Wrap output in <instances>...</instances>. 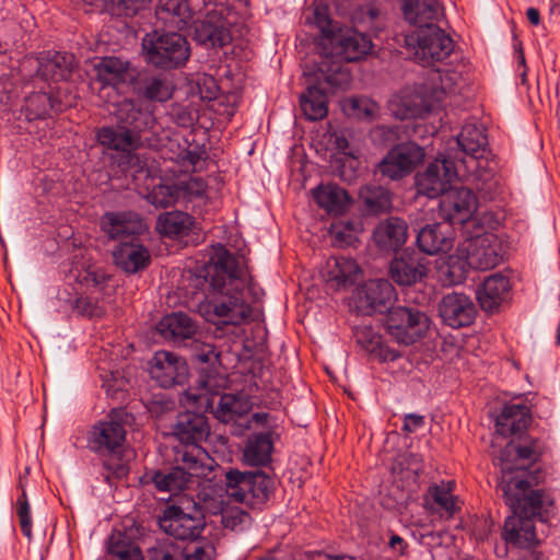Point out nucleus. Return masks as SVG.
Returning a JSON list of instances; mask_svg holds the SVG:
<instances>
[{
    "instance_id": "31",
    "label": "nucleus",
    "mask_w": 560,
    "mask_h": 560,
    "mask_svg": "<svg viewBox=\"0 0 560 560\" xmlns=\"http://www.w3.org/2000/svg\"><path fill=\"white\" fill-rule=\"evenodd\" d=\"M312 194L318 207L328 214H342L351 203L347 190L335 184L320 185L313 189Z\"/></svg>"
},
{
    "instance_id": "58",
    "label": "nucleus",
    "mask_w": 560,
    "mask_h": 560,
    "mask_svg": "<svg viewBox=\"0 0 560 560\" xmlns=\"http://www.w3.org/2000/svg\"><path fill=\"white\" fill-rule=\"evenodd\" d=\"M213 382L214 378L210 375L206 377H201L199 380V393H196L192 388H189L186 392V397L188 400L197 404L199 408L208 407L210 402L209 394L213 393Z\"/></svg>"
},
{
    "instance_id": "62",
    "label": "nucleus",
    "mask_w": 560,
    "mask_h": 560,
    "mask_svg": "<svg viewBox=\"0 0 560 560\" xmlns=\"http://www.w3.org/2000/svg\"><path fill=\"white\" fill-rule=\"evenodd\" d=\"M214 548L209 541H191L183 549V557L198 560H212Z\"/></svg>"
},
{
    "instance_id": "9",
    "label": "nucleus",
    "mask_w": 560,
    "mask_h": 560,
    "mask_svg": "<svg viewBox=\"0 0 560 560\" xmlns=\"http://www.w3.org/2000/svg\"><path fill=\"white\" fill-rule=\"evenodd\" d=\"M124 409L113 410L108 417L96 422L89 433V446L102 454H118L126 440Z\"/></svg>"
},
{
    "instance_id": "33",
    "label": "nucleus",
    "mask_w": 560,
    "mask_h": 560,
    "mask_svg": "<svg viewBox=\"0 0 560 560\" xmlns=\"http://www.w3.org/2000/svg\"><path fill=\"white\" fill-rule=\"evenodd\" d=\"M97 140L102 145L120 151L122 154L127 151H136L141 144V136L119 125H117V128H101L97 132Z\"/></svg>"
},
{
    "instance_id": "29",
    "label": "nucleus",
    "mask_w": 560,
    "mask_h": 560,
    "mask_svg": "<svg viewBox=\"0 0 560 560\" xmlns=\"http://www.w3.org/2000/svg\"><path fill=\"white\" fill-rule=\"evenodd\" d=\"M408 225L405 220L390 217L378 223L373 237L376 245L384 250H397L407 241Z\"/></svg>"
},
{
    "instance_id": "32",
    "label": "nucleus",
    "mask_w": 560,
    "mask_h": 560,
    "mask_svg": "<svg viewBox=\"0 0 560 560\" xmlns=\"http://www.w3.org/2000/svg\"><path fill=\"white\" fill-rule=\"evenodd\" d=\"M74 57L67 52H48L38 61L37 73L44 80H67L73 69Z\"/></svg>"
},
{
    "instance_id": "60",
    "label": "nucleus",
    "mask_w": 560,
    "mask_h": 560,
    "mask_svg": "<svg viewBox=\"0 0 560 560\" xmlns=\"http://www.w3.org/2000/svg\"><path fill=\"white\" fill-rule=\"evenodd\" d=\"M354 336L357 342L366 351L371 353L376 352L381 337L376 335L371 327L366 325L358 326L354 330Z\"/></svg>"
},
{
    "instance_id": "4",
    "label": "nucleus",
    "mask_w": 560,
    "mask_h": 560,
    "mask_svg": "<svg viewBox=\"0 0 560 560\" xmlns=\"http://www.w3.org/2000/svg\"><path fill=\"white\" fill-rule=\"evenodd\" d=\"M226 497L246 506L265 504L275 490V481L264 471H241L230 468L224 474Z\"/></svg>"
},
{
    "instance_id": "27",
    "label": "nucleus",
    "mask_w": 560,
    "mask_h": 560,
    "mask_svg": "<svg viewBox=\"0 0 560 560\" xmlns=\"http://www.w3.org/2000/svg\"><path fill=\"white\" fill-rule=\"evenodd\" d=\"M117 125L128 130L140 133L151 128L155 121L151 112L139 107L131 100H124L120 102L115 112Z\"/></svg>"
},
{
    "instance_id": "8",
    "label": "nucleus",
    "mask_w": 560,
    "mask_h": 560,
    "mask_svg": "<svg viewBox=\"0 0 560 560\" xmlns=\"http://www.w3.org/2000/svg\"><path fill=\"white\" fill-rule=\"evenodd\" d=\"M234 23L233 12L224 4H215L203 19L194 25L195 40L206 48H221L231 43L230 27Z\"/></svg>"
},
{
    "instance_id": "25",
    "label": "nucleus",
    "mask_w": 560,
    "mask_h": 560,
    "mask_svg": "<svg viewBox=\"0 0 560 560\" xmlns=\"http://www.w3.org/2000/svg\"><path fill=\"white\" fill-rule=\"evenodd\" d=\"M511 283L502 273H494L485 279L477 289L476 296L482 310L493 312L509 296Z\"/></svg>"
},
{
    "instance_id": "57",
    "label": "nucleus",
    "mask_w": 560,
    "mask_h": 560,
    "mask_svg": "<svg viewBox=\"0 0 560 560\" xmlns=\"http://www.w3.org/2000/svg\"><path fill=\"white\" fill-rule=\"evenodd\" d=\"M22 488V493L16 500L15 510L21 530L25 537L32 538V515L31 505L27 500L26 491Z\"/></svg>"
},
{
    "instance_id": "44",
    "label": "nucleus",
    "mask_w": 560,
    "mask_h": 560,
    "mask_svg": "<svg viewBox=\"0 0 560 560\" xmlns=\"http://www.w3.org/2000/svg\"><path fill=\"white\" fill-rule=\"evenodd\" d=\"M108 553L117 560H143L140 547L126 534L115 532L109 537Z\"/></svg>"
},
{
    "instance_id": "43",
    "label": "nucleus",
    "mask_w": 560,
    "mask_h": 560,
    "mask_svg": "<svg viewBox=\"0 0 560 560\" xmlns=\"http://www.w3.org/2000/svg\"><path fill=\"white\" fill-rule=\"evenodd\" d=\"M173 92L174 85L166 75H150L142 80L141 94L149 101L166 102L173 96Z\"/></svg>"
},
{
    "instance_id": "63",
    "label": "nucleus",
    "mask_w": 560,
    "mask_h": 560,
    "mask_svg": "<svg viewBox=\"0 0 560 560\" xmlns=\"http://www.w3.org/2000/svg\"><path fill=\"white\" fill-rule=\"evenodd\" d=\"M74 308L88 316H101L103 314V308L94 301L89 298L80 296L74 302Z\"/></svg>"
},
{
    "instance_id": "24",
    "label": "nucleus",
    "mask_w": 560,
    "mask_h": 560,
    "mask_svg": "<svg viewBox=\"0 0 560 560\" xmlns=\"http://www.w3.org/2000/svg\"><path fill=\"white\" fill-rule=\"evenodd\" d=\"M158 23L170 31L184 30L192 19L187 0H159L155 7Z\"/></svg>"
},
{
    "instance_id": "5",
    "label": "nucleus",
    "mask_w": 560,
    "mask_h": 560,
    "mask_svg": "<svg viewBox=\"0 0 560 560\" xmlns=\"http://www.w3.org/2000/svg\"><path fill=\"white\" fill-rule=\"evenodd\" d=\"M142 49L148 62L167 70L183 67L190 56L187 39L175 31L155 30L147 34L142 39Z\"/></svg>"
},
{
    "instance_id": "21",
    "label": "nucleus",
    "mask_w": 560,
    "mask_h": 560,
    "mask_svg": "<svg viewBox=\"0 0 560 560\" xmlns=\"http://www.w3.org/2000/svg\"><path fill=\"white\" fill-rule=\"evenodd\" d=\"M113 258L116 266L127 273L143 270L151 261L148 248L135 238L120 242L113 252Z\"/></svg>"
},
{
    "instance_id": "36",
    "label": "nucleus",
    "mask_w": 560,
    "mask_h": 560,
    "mask_svg": "<svg viewBox=\"0 0 560 560\" xmlns=\"http://www.w3.org/2000/svg\"><path fill=\"white\" fill-rule=\"evenodd\" d=\"M128 66L129 63L120 58L104 57L94 66L96 79L103 84V88H116L131 78Z\"/></svg>"
},
{
    "instance_id": "39",
    "label": "nucleus",
    "mask_w": 560,
    "mask_h": 560,
    "mask_svg": "<svg viewBox=\"0 0 560 560\" xmlns=\"http://www.w3.org/2000/svg\"><path fill=\"white\" fill-rule=\"evenodd\" d=\"M195 225L191 215L182 211H171L158 219V230L168 237H182L189 234Z\"/></svg>"
},
{
    "instance_id": "12",
    "label": "nucleus",
    "mask_w": 560,
    "mask_h": 560,
    "mask_svg": "<svg viewBox=\"0 0 560 560\" xmlns=\"http://www.w3.org/2000/svg\"><path fill=\"white\" fill-rule=\"evenodd\" d=\"M458 173V166L451 156L436 159L422 174L417 175L418 192L429 198L445 195Z\"/></svg>"
},
{
    "instance_id": "23",
    "label": "nucleus",
    "mask_w": 560,
    "mask_h": 560,
    "mask_svg": "<svg viewBox=\"0 0 560 560\" xmlns=\"http://www.w3.org/2000/svg\"><path fill=\"white\" fill-rule=\"evenodd\" d=\"M453 231L448 223L428 224L420 230L417 244L421 252L435 255L453 247Z\"/></svg>"
},
{
    "instance_id": "28",
    "label": "nucleus",
    "mask_w": 560,
    "mask_h": 560,
    "mask_svg": "<svg viewBox=\"0 0 560 560\" xmlns=\"http://www.w3.org/2000/svg\"><path fill=\"white\" fill-rule=\"evenodd\" d=\"M361 275L355 260L348 257H331L326 261L324 277L336 289L353 285Z\"/></svg>"
},
{
    "instance_id": "13",
    "label": "nucleus",
    "mask_w": 560,
    "mask_h": 560,
    "mask_svg": "<svg viewBox=\"0 0 560 560\" xmlns=\"http://www.w3.org/2000/svg\"><path fill=\"white\" fill-rule=\"evenodd\" d=\"M423 158L424 151L417 143H400L384 156L378 164V171L389 179H400L409 175Z\"/></svg>"
},
{
    "instance_id": "18",
    "label": "nucleus",
    "mask_w": 560,
    "mask_h": 560,
    "mask_svg": "<svg viewBox=\"0 0 560 560\" xmlns=\"http://www.w3.org/2000/svg\"><path fill=\"white\" fill-rule=\"evenodd\" d=\"M102 231L110 240H119L140 235L145 230L142 219L133 212H107L101 218Z\"/></svg>"
},
{
    "instance_id": "1",
    "label": "nucleus",
    "mask_w": 560,
    "mask_h": 560,
    "mask_svg": "<svg viewBox=\"0 0 560 560\" xmlns=\"http://www.w3.org/2000/svg\"><path fill=\"white\" fill-rule=\"evenodd\" d=\"M205 280L208 288L198 304V313L207 322L238 326L249 319L252 308L243 294L248 275L240 257L218 245L213 248Z\"/></svg>"
},
{
    "instance_id": "6",
    "label": "nucleus",
    "mask_w": 560,
    "mask_h": 560,
    "mask_svg": "<svg viewBox=\"0 0 560 560\" xmlns=\"http://www.w3.org/2000/svg\"><path fill=\"white\" fill-rule=\"evenodd\" d=\"M405 45L423 66L446 59L454 49L453 39L434 23H425L407 34Z\"/></svg>"
},
{
    "instance_id": "64",
    "label": "nucleus",
    "mask_w": 560,
    "mask_h": 560,
    "mask_svg": "<svg viewBox=\"0 0 560 560\" xmlns=\"http://www.w3.org/2000/svg\"><path fill=\"white\" fill-rule=\"evenodd\" d=\"M219 352L211 343H200L196 346L195 357L203 363L213 364L219 361Z\"/></svg>"
},
{
    "instance_id": "19",
    "label": "nucleus",
    "mask_w": 560,
    "mask_h": 560,
    "mask_svg": "<svg viewBox=\"0 0 560 560\" xmlns=\"http://www.w3.org/2000/svg\"><path fill=\"white\" fill-rule=\"evenodd\" d=\"M428 272L424 258L412 252H404L395 257L389 266L390 279L398 285H412L421 281Z\"/></svg>"
},
{
    "instance_id": "56",
    "label": "nucleus",
    "mask_w": 560,
    "mask_h": 560,
    "mask_svg": "<svg viewBox=\"0 0 560 560\" xmlns=\"http://www.w3.org/2000/svg\"><path fill=\"white\" fill-rule=\"evenodd\" d=\"M147 0H103L107 11L117 16H132L144 5Z\"/></svg>"
},
{
    "instance_id": "50",
    "label": "nucleus",
    "mask_w": 560,
    "mask_h": 560,
    "mask_svg": "<svg viewBox=\"0 0 560 560\" xmlns=\"http://www.w3.org/2000/svg\"><path fill=\"white\" fill-rule=\"evenodd\" d=\"M179 201L191 202L206 196L207 184L201 177H189L176 183Z\"/></svg>"
},
{
    "instance_id": "42",
    "label": "nucleus",
    "mask_w": 560,
    "mask_h": 560,
    "mask_svg": "<svg viewBox=\"0 0 560 560\" xmlns=\"http://www.w3.org/2000/svg\"><path fill=\"white\" fill-rule=\"evenodd\" d=\"M300 106L308 120H320L328 113L327 96L316 85H311L301 95Z\"/></svg>"
},
{
    "instance_id": "38",
    "label": "nucleus",
    "mask_w": 560,
    "mask_h": 560,
    "mask_svg": "<svg viewBox=\"0 0 560 560\" xmlns=\"http://www.w3.org/2000/svg\"><path fill=\"white\" fill-rule=\"evenodd\" d=\"M196 325L184 313H172L164 316L158 325V330L167 339L183 340L191 338L196 332Z\"/></svg>"
},
{
    "instance_id": "26",
    "label": "nucleus",
    "mask_w": 560,
    "mask_h": 560,
    "mask_svg": "<svg viewBox=\"0 0 560 560\" xmlns=\"http://www.w3.org/2000/svg\"><path fill=\"white\" fill-rule=\"evenodd\" d=\"M453 486L452 481L431 486L424 497V508L431 513L452 517L460 509L458 498L453 494Z\"/></svg>"
},
{
    "instance_id": "54",
    "label": "nucleus",
    "mask_w": 560,
    "mask_h": 560,
    "mask_svg": "<svg viewBox=\"0 0 560 560\" xmlns=\"http://www.w3.org/2000/svg\"><path fill=\"white\" fill-rule=\"evenodd\" d=\"M213 514H220L223 526L232 530L238 528L249 520V514L243 509L224 505L223 503L220 504L218 510L213 511Z\"/></svg>"
},
{
    "instance_id": "15",
    "label": "nucleus",
    "mask_w": 560,
    "mask_h": 560,
    "mask_svg": "<svg viewBox=\"0 0 560 560\" xmlns=\"http://www.w3.org/2000/svg\"><path fill=\"white\" fill-rule=\"evenodd\" d=\"M475 194L465 187L447 190L440 201V210L450 225L464 224L477 210Z\"/></svg>"
},
{
    "instance_id": "17",
    "label": "nucleus",
    "mask_w": 560,
    "mask_h": 560,
    "mask_svg": "<svg viewBox=\"0 0 560 560\" xmlns=\"http://www.w3.org/2000/svg\"><path fill=\"white\" fill-rule=\"evenodd\" d=\"M439 312L446 325L460 328L474 323L477 308L469 296L454 292L441 300Z\"/></svg>"
},
{
    "instance_id": "40",
    "label": "nucleus",
    "mask_w": 560,
    "mask_h": 560,
    "mask_svg": "<svg viewBox=\"0 0 560 560\" xmlns=\"http://www.w3.org/2000/svg\"><path fill=\"white\" fill-rule=\"evenodd\" d=\"M456 143L463 153L472 159H478L486 151L487 137L480 127L467 124L463 126L462 131L457 136Z\"/></svg>"
},
{
    "instance_id": "7",
    "label": "nucleus",
    "mask_w": 560,
    "mask_h": 560,
    "mask_svg": "<svg viewBox=\"0 0 560 560\" xmlns=\"http://www.w3.org/2000/svg\"><path fill=\"white\" fill-rule=\"evenodd\" d=\"M178 505H171L160 518L159 524L165 534L175 539L194 540L203 529L202 512L196 502L186 501Z\"/></svg>"
},
{
    "instance_id": "61",
    "label": "nucleus",
    "mask_w": 560,
    "mask_h": 560,
    "mask_svg": "<svg viewBox=\"0 0 560 560\" xmlns=\"http://www.w3.org/2000/svg\"><path fill=\"white\" fill-rule=\"evenodd\" d=\"M118 165L125 171L130 172L132 175L141 173L147 167V161L135 151H127L121 154Z\"/></svg>"
},
{
    "instance_id": "37",
    "label": "nucleus",
    "mask_w": 560,
    "mask_h": 560,
    "mask_svg": "<svg viewBox=\"0 0 560 560\" xmlns=\"http://www.w3.org/2000/svg\"><path fill=\"white\" fill-rule=\"evenodd\" d=\"M394 298V288L385 279L370 280L360 289L359 299L373 311L382 312Z\"/></svg>"
},
{
    "instance_id": "51",
    "label": "nucleus",
    "mask_w": 560,
    "mask_h": 560,
    "mask_svg": "<svg viewBox=\"0 0 560 560\" xmlns=\"http://www.w3.org/2000/svg\"><path fill=\"white\" fill-rule=\"evenodd\" d=\"M468 259L465 258V254L457 249L456 255H451L446 261V270L443 271L445 275V280L448 284H457L463 282L466 279L468 272Z\"/></svg>"
},
{
    "instance_id": "46",
    "label": "nucleus",
    "mask_w": 560,
    "mask_h": 560,
    "mask_svg": "<svg viewBox=\"0 0 560 560\" xmlns=\"http://www.w3.org/2000/svg\"><path fill=\"white\" fill-rule=\"evenodd\" d=\"M55 109V104L48 93L36 92L26 96L21 113L27 121L45 119Z\"/></svg>"
},
{
    "instance_id": "35",
    "label": "nucleus",
    "mask_w": 560,
    "mask_h": 560,
    "mask_svg": "<svg viewBox=\"0 0 560 560\" xmlns=\"http://www.w3.org/2000/svg\"><path fill=\"white\" fill-rule=\"evenodd\" d=\"M273 441L270 432L248 438L243 451V462L249 466H266L271 462Z\"/></svg>"
},
{
    "instance_id": "2",
    "label": "nucleus",
    "mask_w": 560,
    "mask_h": 560,
    "mask_svg": "<svg viewBox=\"0 0 560 560\" xmlns=\"http://www.w3.org/2000/svg\"><path fill=\"white\" fill-rule=\"evenodd\" d=\"M503 478L500 485L505 503L513 513L525 516L532 521L538 518L546 522L549 517L553 499L542 489H534L536 477L527 470L512 467L502 460Z\"/></svg>"
},
{
    "instance_id": "3",
    "label": "nucleus",
    "mask_w": 560,
    "mask_h": 560,
    "mask_svg": "<svg viewBox=\"0 0 560 560\" xmlns=\"http://www.w3.org/2000/svg\"><path fill=\"white\" fill-rule=\"evenodd\" d=\"M177 466L168 471H156L152 482L160 491L176 493L199 483L200 478H208L213 470V459L200 446L177 450Z\"/></svg>"
},
{
    "instance_id": "59",
    "label": "nucleus",
    "mask_w": 560,
    "mask_h": 560,
    "mask_svg": "<svg viewBox=\"0 0 560 560\" xmlns=\"http://www.w3.org/2000/svg\"><path fill=\"white\" fill-rule=\"evenodd\" d=\"M357 229L350 221L331 224L330 235L334 242L340 246L350 245L355 238Z\"/></svg>"
},
{
    "instance_id": "55",
    "label": "nucleus",
    "mask_w": 560,
    "mask_h": 560,
    "mask_svg": "<svg viewBox=\"0 0 560 560\" xmlns=\"http://www.w3.org/2000/svg\"><path fill=\"white\" fill-rule=\"evenodd\" d=\"M148 556L150 560H182L183 548L170 539H165L150 548Z\"/></svg>"
},
{
    "instance_id": "30",
    "label": "nucleus",
    "mask_w": 560,
    "mask_h": 560,
    "mask_svg": "<svg viewBox=\"0 0 560 560\" xmlns=\"http://www.w3.org/2000/svg\"><path fill=\"white\" fill-rule=\"evenodd\" d=\"M502 537L508 544L529 547L537 540L534 521L512 512L505 520Z\"/></svg>"
},
{
    "instance_id": "45",
    "label": "nucleus",
    "mask_w": 560,
    "mask_h": 560,
    "mask_svg": "<svg viewBox=\"0 0 560 560\" xmlns=\"http://www.w3.org/2000/svg\"><path fill=\"white\" fill-rule=\"evenodd\" d=\"M249 410L248 399L241 395L224 394L220 397L215 408V417L223 421L229 422L245 415Z\"/></svg>"
},
{
    "instance_id": "10",
    "label": "nucleus",
    "mask_w": 560,
    "mask_h": 560,
    "mask_svg": "<svg viewBox=\"0 0 560 560\" xmlns=\"http://www.w3.org/2000/svg\"><path fill=\"white\" fill-rule=\"evenodd\" d=\"M428 317L413 308L392 307L386 316L388 334L402 345H411L422 337L428 329Z\"/></svg>"
},
{
    "instance_id": "22",
    "label": "nucleus",
    "mask_w": 560,
    "mask_h": 560,
    "mask_svg": "<svg viewBox=\"0 0 560 560\" xmlns=\"http://www.w3.org/2000/svg\"><path fill=\"white\" fill-rule=\"evenodd\" d=\"M530 422V411L526 405H505L495 419V434L510 438L523 433Z\"/></svg>"
},
{
    "instance_id": "47",
    "label": "nucleus",
    "mask_w": 560,
    "mask_h": 560,
    "mask_svg": "<svg viewBox=\"0 0 560 560\" xmlns=\"http://www.w3.org/2000/svg\"><path fill=\"white\" fill-rule=\"evenodd\" d=\"M342 110L347 116L373 120L378 116V105L369 97H348L341 103Z\"/></svg>"
},
{
    "instance_id": "14",
    "label": "nucleus",
    "mask_w": 560,
    "mask_h": 560,
    "mask_svg": "<svg viewBox=\"0 0 560 560\" xmlns=\"http://www.w3.org/2000/svg\"><path fill=\"white\" fill-rule=\"evenodd\" d=\"M150 375L161 387L183 384L188 375L186 362L170 351H156L150 360Z\"/></svg>"
},
{
    "instance_id": "41",
    "label": "nucleus",
    "mask_w": 560,
    "mask_h": 560,
    "mask_svg": "<svg viewBox=\"0 0 560 560\" xmlns=\"http://www.w3.org/2000/svg\"><path fill=\"white\" fill-rule=\"evenodd\" d=\"M359 198L369 214H380L392 209V194L384 187L366 185L360 189Z\"/></svg>"
},
{
    "instance_id": "49",
    "label": "nucleus",
    "mask_w": 560,
    "mask_h": 560,
    "mask_svg": "<svg viewBox=\"0 0 560 560\" xmlns=\"http://www.w3.org/2000/svg\"><path fill=\"white\" fill-rule=\"evenodd\" d=\"M511 451H515L517 458L520 459H526L530 462H537L547 451L548 446L546 443L539 439H528V441L518 446H514L512 442H509L505 450L502 453V456L500 458V462L503 459L506 460L512 467H514L510 460L506 458V453H510ZM500 466L502 467V463H500Z\"/></svg>"
},
{
    "instance_id": "16",
    "label": "nucleus",
    "mask_w": 560,
    "mask_h": 560,
    "mask_svg": "<svg viewBox=\"0 0 560 560\" xmlns=\"http://www.w3.org/2000/svg\"><path fill=\"white\" fill-rule=\"evenodd\" d=\"M330 44L337 55L346 61H358L373 50V43L370 36L354 27H338Z\"/></svg>"
},
{
    "instance_id": "48",
    "label": "nucleus",
    "mask_w": 560,
    "mask_h": 560,
    "mask_svg": "<svg viewBox=\"0 0 560 560\" xmlns=\"http://www.w3.org/2000/svg\"><path fill=\"white\" fill-rule=\"evenodd\" d=\"M317 80H323L336 89H346L351 82L350 72L327 57L319 62Z\"/></svg>"
},
{
    "instance_id": "34",
    "label": "nucleus",
    "mask_w": 560,
    "mask_h": 560,
    "mask_svg": "<svg viewBox=\"0 0 560 560\" xmlns=\"http://www.w3.org/2000/svg\"><path fill=\"white\" fill-rule=\"evenodd\" d=\"M401 10L406 21L418 27L433 23L442 13L438 0H402Z\"/></svg>"
},
{
    "instance_id": "11",
    "label": "nucleus",
    "mask_w": 560,
    "mask_h": 560,
    "mask_svg": "<svg viewBox=\"0 0 560 560\" xmlns=\"http://www.w3.org/2000/svg\"><path fill=\"white\" fill-rule=\"evenodd\" d=\"M459 252L468 259L469 268L488 270L497 267L503 260L501 240L493 233H483L466 240Z\"/></svg>"
},
{
    "instance_id": "52",
    "label": "nucleus",
    "mask_w": 560,
    "mask_h": 560,
    "mask_svg": "<svg viewBox=\"0 0 560 560\" xmlns=\"http://www.w3.org/2000/svg\"><path fill=\"white\" fill-rule=\"evenodd\" d=\"M306 22L312 23L318 27L323 36L328 38L329 42L337 32V28L332 24V20L329 16V8L324 3L314 5L312 15L306 18Z\"/></svg>"
},
{
    "instance_id": "53",
    "label": "nucleus",
    "mask_w": 560,
    "mask_h": 560,
    "mask_svg": "<svg viewBox=\"0 0 560 560\" xmlns=\"http://www.w3.org/2000/svg\"><path fill=\"white\" fill-rule=\"evenodd\" d=\"M150 203L159 208H167L179 201L177 185H158L148 194Z\"/></svg>"
},
{
    "instance_id": "20",
    "label": "nucleus",
    "mask_w": 560,
    "mask_h": 560,
    "mask_svg": "<svg viewBox=\"0 0 560 560\" xmlns=\"http://www.w3.org/2000/svg\"><path fill=\"white\" fill-rule=\"evenodd\" d=\"M209 432L207 418L197 412L179 415L174 427V434L184 444L179 450L199 446L200 442L207 440Z\"/></svg>"
}]
</instances>
